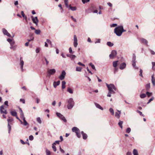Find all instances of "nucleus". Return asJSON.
<instances>
[{
	"label": "nucleus",
	"instance_id": "obj_56",
	"mask_svg": "<svg viewBox=\"0 0 155 155\" xmlns=\"http://www.w3.org/2000/svg\"><path fill=\"white\" fill-rule=\"evenodd\" d=\"M121 31H122V33L123 32H125L126 31L124 29L122 25H121Z\"/></svg>",
	"mask_w": 155,
	"mask_h": 155
},
{
	"label": "nucleus",
	"instance_id": "obj_3",
	"mask_svg": "<svg viewBox=\"0 0 155 155\" xmlns=\"http://www.w3.org/2000/svg\"><path fill=\"white\" fill-rule=\"evenodd\" d=\"M68 104L67 105V108L69 109H71L74 106V102L72 98H69L68 100Z\"/></svg>",
	"mask_w": 155,
	"mask_h": 155
},
{
	"label": "nucleus",
	"instance_id": "obj_50",
	"mask_svg": "<svg viewBox=\"0 0 155 155\" xmlns=\"http://www.w3.org/2000/svg\"><path fill=\"white\" fill-rule=\"evenodd\" d=\"M112 94V92L109 91L108 92L107 96L108 97H110L111 96V94Z\"/></svg>",
	"mask_w": 155,
	"mask_h": 155
},
{
	"label": "nucleus",
	"instance_id": "obj_17",
	"mask_svg": "<svg viewBox=\"0 0 155 155\" xmlns=\"http://www.w3.org/2000/svg\"><path fill=\"white\" fill-rule=\"evenodd\" d=\"M94 104H95V105L96 107L97 108L102 110H103V108L99 104H98L96 103H94Z\"/></svg>",
	"mask_w": 155,
	"mask_h": 155
},
{
	"label": "nucleus",
	"instance_id": "obj_25",
	"mask_svg": "<svg viewBox=\"0 0 155 155\" xmlns=\"http://www.w3.org/2000/svg\"><path fill=\"white\" fill-rule=\"evenodd\" d=\"M55 143H53L52 144V148L54 152L56 151V148L55 146Z\"/></svg>",
	"mask_w": 155,
	"mask_h": 155
},
{
	"label": "nucleus",
	"instance_id": "obj_49",
	"mask_svg": "<svg viewBox=\"0 0 155 155\" xmlns=\"http://www.w3.org/2000/svg\"><path fill=\"white\" fill-rule=\"evenodd\" d=\"M139 72H140L139 76L143 77V76L142 75V73H143L142 70L141 69H140Z\"/></svg>",
	"mask_w": 155,
	"mask_h": 155
},
{
	"label": "nucleus",
	"instance_id": "obj_62",
	"mask_svg": "<svg viewBox=\"0 0 155 155\" xmlns=\"http://www.w3.org/2000/svg\"><path fill=\"white\" fill-rule=\"evenodd\" d=\"M20 101L21 102H22L23 103L25 104V101L24 99H20Z\"/></svg>",
	"mask_w": 155,
	"mask_h": 155
},
{
	"label": "nucleus",
	"instance_id": "obj_4",
	"mask_svg": "<svg viewBox=\"0 0 155 155\" xmlns=\"http://www.w3.org/2000/svg\"><path fill=\"white\" fill-rule=\"evenodd\" d=\"M72 130L73 132L75 133L77 137L80 138L81 136L80 133V130L79 129L76 127H74L72 128Z\"/></svg>",
	"mask_w": 155,
	"mask_h": 155
},
{
	"label": "nucleus",
	"instance_id": "obj_9",
	"mask_svg": "<svg viewBox=\"0 0 155 155\" xmlns=\"http://www.w3.org/2000/svg\"><path fill=\"white\" fill-rule=\"evenodd\" d=\"M15 42L14 41H13L10 44L11 47H10V48L11 49H12L14 51H15L16 50L17 48V45H15Z\"/></svg>",
	"mask_w": 155,
	"mask_h": 155
},
{
	"label": "nucleus",
	"instance_id": "obj_64",
	"mask_svg": "<svg viewBox=\"0 0 155 155\" xmlns=\"http://www.w3.org/2000/svg\"><path fill=\"white\" fill-rule=\"evenodd\" d=\"M46 42H46L47 43L50 44H51V41L49 39H47L46 40Z\"/></svg>",
	"mask_w": 155,
	"mask_h": 155
},
{
	"label": "nucleus",
	"instance_id": "obj_1",
	"mask_svg": "<svg viewBox=\"0 0 155 155\" xmlns=\"http://www.w3.org/2000/svg\"><path fill=\"white\" fill-rule=\"evenodd\" d=\"M106 85L108 88V90L109 91L112 92V94H113L115 93V92L114 91H116L117 89L113 84H107L106 83Z\"/></svg>",
	"mask_w": 155,
	"mask_h": 155
},
{
	"label": "nucleus",
	"instance_id": "obj_44",
	"mask_svg": "<svg viewBox=\"0 0 155 155\" xmlns=\"http://www.w3.org/2000/svg\"><path fill=\"white\" fill-rule=\"evenodd\" d=\"M7 41L8 42H9L10 44L13 41H14L13 40H12L11 39H10V38H8L7 39Z\"/></svg>",
	"mask_w": 155,
	"mask_h": 155
},
{
	"label": "nucleus",
	"instance_id": "obj_52",
	"mask_svg": "<svg viewBox=\"0 0 155 155\" xmlns=\"http://www.w3.org/2000/svg\"><path fill=\"white\" fill-rule=\"evenodd\" d=\"M29 139L30 140H32L34 139V137L32 135H30L29 136Z\"/></svg>",
	"mask_w": 155,
	"mask_h": 155
},
{
	"label": "nucleus",
	"instance_id": "obj_63",
	"mask_svg": "<svg viewBox=\"0 0 155 155\" xmlns=\"http://www.w3.org/2000/svg\"><path fill=\"white\" fill-rule=\"evenodd\" d=\"M150 52L152 54L154 55L155 54V52L151 50H150Z\"/></svg>",
	"mask_w": 155,
	"mask_h": 155
},
{
	"label": "nucleus",
	"instance_id": "obj_40",
	"mask_svg": "<svg viewBox=\"0 0 155 155\" xmlns=\"http://www.w3.org/2000/svg\"><path fill=\"white\" fill-rule=\"evenodd\" d=\"M20 117L23 119L24 118H25L24 117L23 112L20 113Z\"/></svg>",
	"mask_w": 155,
	"mask_h": 155
},
{
	"label": "nucleus",
	"instance_id": "obj_5",
	"mask_svg": "<svg viewBox=\"0 0 155 155\" xmlns=\"http://www.w3.org/2000/svg\"><path fill=\"white\" fill-rule=\"evenodd\" d=\"M56 72V70L54 69H47V76L50 77L51 75L54 74Z\"/></svg>",
	"mask_w": 155,
	"mask_h": 155
},
{
	"label": "nucleus",
	"instance_id": "obj_2",
	"mask_svg": "<svg viewBox=\"0 0 155 155\" xmlns=\"http://www.w3.org/2000/svg\"><path fill=\"white\" fill-rule=\"evenodd\" d=\"M121 26H119L115 28L114 32L118 36H120L122 35Z\"/></svg>",
	"mask_w": 155,
	"mask_h": 155
},
{
	"label": "nucleus",
	"instance_id": "obj_28",
	"mask_svg": "<svg viewBox=\"0 0 155 155\" xmlns=\"http://www.w3.org/2000/svg\"><path fill=\"white\" fill-rule=\"evenodd\" d=\"M133 153L134 155H138V153L137 150L135 149H134L133 150Z\"/></svg>",
	"mask_w": 155,
	"mask_h": 155
},
{
	"label": "nucleus",
	"instance_id": "obj_15",
	"mask_svg": "<svg viewBox=\"0 0 155 155\" xmlns=\"http://www.w3.org/2000/svg\"><path fill=\"white\" fill-rule=\"evenodd\" d=\"M60 84V81H58L57 82L54 81L53 83V86L54 88H56L57 86L59 85Z\"/></svg>",
	"mask_w": 155,
	"mask_h": 155
},
{
	"label": "nucleus",
	"instance_id": "obj_39",
	"mask_svg": "<svg viewBox=\"0 0 155 155\" xmlns=\"http://www.w3.org/2000/svg\"><path fill=\"white\" fill-rule=\"evenodd\" d=\"M82 136L84 140L86 139L87 138V135L86 134H83Z\"/></svg>",
	"mask_w": 155,
	"mask_h": 155
},
{
	"label": "nucleus",
	"instance_id": "obj_16",
	"mask_svg": "<svg viewBox=\"0 0 155 155\" xmlns=\"http://www.w3.org/2000/svg\"><path fill=\"white\" fill-rule=\"evenodd\" d=\"M154 75L153 74L152 76L151 81L153 86H155V78H154Z\"/></svg>",
	"mask_w": 155,
	"mask_h": 155
},
{
	"label": "nucleus",
	"instance_id": "obj_36",
	"mask_svg": "<svg viewBox=\"0 0 155 155\" xmlns=\"http://www.w3.org/2000/svg\"><path fill=\"white\" fill-rule=\"evenodd\" d=\"M146 96V95L145 94H142L140 95V97L141 98H145Z\"/></svg>",
	"mask_w": 155,
	"mask_h": 155
},
{
	"label": "nucleus",
	"instance_id": "obj_13",
	"mask_svg": "<svg viewBox=\"0 0 155 155\" xmlns=\"http://www.w3.org/2000/svg\"><path fill=\"white\" fill-rule=\"evenodd\" d=\"M24 64V62L22 59V58L21 57L20 58V65L21 68V71H23V66Z\"/></svg>",
	"mask_w": 155,
	"mask_h": 155
},
{
	"label": "nucleus",
	"instance_id": "obj_23",
	"mask_svg": "<svg viewBox=\"0 0 155 155\" xmlns=\"http://www.w3.org/2000/svg\"><path fill=\"white\" fill-rule=\"evenodd\" d=\"M107 45L110 47H111L114 45V44L110 41L107 42Z\"/></svg>",
	"mask_w": 155,
	"mask_h": 155
},
{
	"label": "nucleus",
	"instance_id": "obj_47",
	"mask_svg": "<svg viewBox=\"0 0 155 155\" xmlns=\"http://www.w3.org/2000/svg\"><path fill=\"white\" fill-rule=\"evenodd\" d=\"M146 94L147 95V96L149 97H150L152 95V93H150L148 92H146Z\"/></svg>",
	"mask_w": 155,
	"mask_h": 155
},
{
	"label": "nucleus",
	"instance_id": "obj_51",
	"mask_svg": "<svg viewBox=\"0 0 155 155\" xmlns=\"http://www.w3.org/2000/svg\"><path fill=\"white\" fill-rule=\"evenodd\" d=\"M90 0H82V1L83 4L89 2Z\"/></svg>",
	"mask_w": 155,
	"mask_h": 155
},
{
	"label": "nucleus",
	"instance_id": "obj_6",
	"mask_svg": "<svg viewBox=\"0 0 155 155\" xmlns=\"http://www.w3.org/2000/svg\"><path fill=\"white\" fill-rule=\"evenodd\" d=\"M56 114L58 117H59L61 120H63L64 122H67V120L65 117L61 113L57 112L56 113Z\"/></svg>",
	"mask_w": 155,
	"mask_h": 155
},
{
	"label": "nucleus",
	"instance_id": "obj_46",
	"mask_svg": "<svg viewBox=\"0 0 155 155\" xmlns=\"http://www.w3.org/2000/svg\"><path fill=\"white\" fill-rule=\"evenodd\" d=\"M78 45V41H74V46L76 48L77 46Z\"/></svg>",
	"mask_w": 155,
	"mask_h": 155
},
{
	"label": "nucleus",
	"instance_id": "obj_19",
	"mask_svg": "<svg viewBox=\"0 0 155 155\" xmlns=\"http://www.w3.org/2000/svg\"><path fill=\"white\" fill-rule=\"evenodd\" d=\"M66 82L65 81H63L62 82V88L64 89L65 88Z\"/></svg>",
	"mask_w": 155,
	"mask_h": 155
},
{
	"label": "nucleus",
	"instance_id": "obj_37",
	"mask_svg": "<svg viewBox=\"0 0 155 155\" xmlns=\"http://www.w3.org/2000/svg\"><path fill=\"white\" fill-rule=\"evenodd\" d=\"M13 120V119L12 117H9V118L7 120L8 123L9 122H12Z\"/></svg>",
	"mask_w": 155,
	"mask_h": 155
},
{
	"label": "nucleus",
	"instance_id": "obj_20",
	"mask_svg": "<svg viewBox=\"0 0 155 155\" xmlns=\"http://www.w3.org/2000/svg\"><path fill=\"white\" fill-rule=\"evenodd\" d=\"M123 121L121 120H119L118 123V125L120 127V128L122 129L123 128L122 124H123Z\"/></svg>",
	"mask_w": 155,
	"mask_h": 155
},
{
	"label": "nucleus",
	"instance_id": "obj_8",
	"mask_svg": "<svg viewBox=\"0 0 155 155\" xmlns=\"http://www.w3.org/2000/svg\"><path fill=\"white\" fill-rule=\"evenodd\" d=\"M66 74V73L65 71L64 70L63 71L59 77V78L61 80H63Z\"/></svg>",
	"mask_w": 155,
	"mask_h": 155
},
{
	"label": "nucleus",
	"instance_id": "obj_21",
	"mask_svg": "<svg viewBox=\"0 0 155 155\" xmlns=\"http://www.w3.org/2000/svg\"><path fill=\"white\" fill-rule=\"evenodd\" d=\"M70 9L72 11H74L76 10V7H72L71 5H69V7Z\"/></svg>",
	"mask_w": 155,
	"mask_h": 155
},
{
	"label": "nucleus",
	"instance_id": "obj_7",
	"mask_svg": "<svg viewBox=\"0 0 155 155\" xmlns=\"http://www.w3.org/2000/svg\"><path fill=\"white\" fill-rule=\"evenodd\" d=\"M117 54V51L115 50H113L111 52V54H110L109 57L110 58L113 59L116 56Z\"/></svg>",
	"mask_w": 155,
	"mask_h": 155
},
{
	"label": "nucleus",
	"instance_id": "obj_54",
	"mask_svg": "<svg viewBox=\"0 0 155 155\" xmlns=\"http://www.w3.org/2000/svg\"><path fill=\"white\" fill-rule=\"evenodd\" d=\"M117 25V24H113L110 25V26L111 27H116Z\"/></svg>",
	"mask_w": 155,
	"mask_h": 155
},
{
	"label": "nucleus",
	"instance_id": "obj_41",
	"mask_svg": "<svg viewBox=\"0 0 155 155\" xmlns=\"http://www.w3.org/2000/svg\"><path fill=\"white\" fill-rule=\"evenodd\" d=\"M132 65L133 67L135 69H138V68L136 66V62H133Z\"/></svg>",
	"mask_w": 155,
	"mask_h": 155
},
{
	"label": "nucleus",
	"instance_id": "obj_45",
	"mask_svg": "<svg viewBox=\"0 0 155 155\" xmlns=\"http://www.w3.org/2000/svg\"><path fill=\"white\" fill-rule=\"evenodd\" d=\"M154 99V98L153 97H152L151 98H150L148 102L147 103V104H149L152 101H153Z\"/></svg>",
	"mask_w": 155,
	"mask_h": 155
},
{
	"label": "nucleus",
	"instance_id": "obj_31",
	"mask_svg": "<svg viewBox=\"0 0 155 155\" xmlns=\"http://www.w3.org/2000/svg\"><path fill=\"white\" fill-rule=\"evenodd\" d=\"M8 133H10L11 130V126L9 124V123H8Z\"/></svg>",
	"mask_w": 155,
	"mask_h": 155
},
{
	"label": "nucleus",
	"instance_id": "obj_11",
	"mask_svg": "<svg viewBox=\"0 0 155 155\" xmlns=\"http://www.w3.org/2000/svg\"><path fill=\"white\" fill-rule=\"evenodd\" d=\"M4 106L3 105L1 106L0 107V112L1 114L4 113L6 114L7 113V112L4 108Z\"/></svg>",
	"mask_w": 155,
	"mask_h": 155
},
{
	"label": "nucleus",
	"instance_id": "obj_22",
	"mask_svg": "<svg viewBox=\"0 0 155 155\" xmlns=\"http://www.w3.org/2000/svg\"><path fill=\"white\" fill-rule=\"evenodd\" d=\"M67 91L71 94L73 93V91L69 87L67 88Z\"/></svg>",
	"mask_w": 155,
	"mask_h": 155
},
{
	"label": "nucleus",
	"instance_id": "obj_29",
	"mask_svg": "<svg viewBox=\"0 0 155 155\" xmlns=\"http://www.w3.org/2000/svg\"><path fill=\"white\" fill-rule=\"evenodd\" d=\"M120 114H119V113L117 112H115V116L117 118L119 119L120 117Z\"/></svg>",
	"mask_w": 155,
	"mask_h": 155
},
{
	"label": "nucleus",
	"instance_id": "obj_12",
	"mask_svg": "<svg viewBox=\"0 0 155 155\" xmlns=\"http://www.w3.org/2000/svg\"><path fill=\"white\" fill-rule=\"evenodd\" d=\"M2 30V32L4 35H6L9 37H11V35L6 29L4 28H3Z\"/></svg>",
	"mask_w": 155,
	"mask_h": 155
},
{
	"label": "nucleus",
	"instance_id": "obj_59",
	"mask_svg": "<svg viewBox=\"0 0 155 155\" xmlns=\"http://www.w3.org/2000/svg\"><path fill=\"white\" fill-rule=\"evenodd\" d=\"M60 150L61 153H65L64 151V150H63L62 149H61V146L60 147Z\"/></svg>",
	"mask_w": 155,
	"mask_h": 155
},
{
	"label": "nucleus",
	"instance_id": "obj_14",
	"mask_svg": "<svg viewBox=\"0 0 155 155\" xmlns=\"http://www.w3.org/2000/svg\"><path fill=\"white\" fill-rule=\"evenodd\" d=\"M126 67V64L124 62L120 65L119 68L121 70H123Z\"/></svg>",
	"mask_w": 155,
	"mask_h": 155
},
{
	"label": "nucleus",
	"instance_id": "obj_48",
	"mask_svg": "<svg viewBox=\"0 0 155 155\" xmlns=\"http://www.w3.org/2000/svg\"><path fill=\"white\" fill-rule=\"evenodd\" d=\"M150 84H149V83L147 84L146 85V89L147 90L148 89H149V88H150Z\"/></svg>",
	"mask_w": 155,
	"mask_h": 155
},
{
	"label": "nucleus",
	"instance_id": "obj_55",
	"mask_svg": "<svg viewBox=\"0 0 155 155\" xmlns=\"http://www.w3.org/2000/svg\"><path fill=\"white\" fill-rule=\"evenodd\" d=\"M74 41H78L77 39L76 36V35H74Z\"/></svg>",
	"mask_w": 155,
	"mask_h": 155
},
{
	"label": "nucleus",
	"instance_id": "obj_32",
	"mask_svg": "<svg viewBox=\"0 0 155 155\" xmlns=\"http://www.w3.org/2000/svg\"><path fill=\"white\" fill-rule=\"evenodd\" d=\"M37 121L40 124H41L42 122L41 118L39 117L37 118Z\"/></svg>",
	"mask_w": 155,
	"mask_h": 155
},
{
	"label": "nucleus",
	"instance_id": "obj_42",
	"mask_svg": "<svg viewBox=\"0 0 155 155\" xmlns=\"http://www.w3.org/2000/svg\"><path fill=\"white\" fill-rule=\"evenodd\" d=\"M136 111H137V113H139L140 114V116H142L144 117V115H143V114H142V112H141V111H139V110H136Z\"/></svg>",
	"mask_w": 155,
	"mask_h": 155
},
{
	"label": "nucleus",
	"instance_id": "obj_27",
	"mask_svg": "<svg viewBox=\"0 0 155 155\" xmlns=\"http://www.w3.org/2000/svg\"><path fill=\"white\" fill-rule=\"evenodd\" d=\"M64 2L67 8H69V5H68V0H64Z\"/></svg>",
	"mask_w": 155,
	"mask_h": 155
},
{
	"label": "nucleus",
	"instance_id": "obj_60",
	"mask_svg": "<svg viewBox=\"0 0 155 155\" xmlns=\"http://www.w3.org/2000/svg\"><path fill=\"white\" fill-rule=\"evenodd\" d=\"M152 69L153 70H154V68H153V67L155 66V62H152Z\"/></svg>",
	"mask_w": 155,
	"mask_h": 155
},
{
	"label": "nucleus",
	"instance_id": "obj_33",
	"mask_svg": "<svg viewBox=\"0 0 155 155\" xmlns=\"http://www.w3.org/2000/svg\"><path fill=\"white\" fill-rule=\"evenodd\" d=\"M41 32V31L39 29L35 30V33L37 35H39Z\"/></svg>",
	"mask_w": 155,
	"mask_h": 155
},
{
	"label": "nucleus",
	"instance_id": "obj_38",
	"mask_svg": "<svg viewBox=\"0 0 155 155\" xmlns=\"http://www.w3.org/2000/svg\"><path fill=\"white\" fill-rule=\"evenodd\" d=\"M82 70V68L80 67H77L76 68V71H81Z\"/></svg>",
	"mask_w": 155,
	"mask_h": 155
},
{
	"label": "nucleus",
	"instance_id": "obj_58",
	"mask_svg": "<svg viewBox=\"0 0 155 155\" xmlns=\"http://www.w3.org/2000/svg\"><path fill=\"white\" fill-rule=\"evenodd\" d=\"M71 18H72V20L75 22H77L76 19L74 18L72 16H71Z\"/></svg>",
	"mask_w": 155,
	"mask_h": 155
},
{
	"label": "nucleus",
	"instance_id": "obj_57",
	"mask_svg": "<svg viewBox=\"0 0 155 155\" xmlns=\"http://www.w3.org/2000/svg\"><path fill=\"white\" fill-rule=\"evenodd\" d=\"M76 57V56L75 55H71L70 58H71V59H74Z\"/></svg>",
	"mask_w": 155,
	"mask_h": 155
},
{
	"label": "nucleus",
	"instance_id": "obj_10",
	"mask_svg": "<svg viewBox=\"0 0 155 155\" xmlns=\"http://www.w3.org/2000/svg\"><path fill=\"white\" fill-rule=\"evenodd\" d=\"M32 20L33 23H35L36 25H38V19L37 17H35L34 18L33 16H31Z\"/></svg>",
	"mask_w": 155,
	"mask_h": 155
},
{
	"label": "nucleus",
	"instance_id": "obj_53",
	"mask_svg": "<svg viewBox=\"0 0 155 155\" xmlns=\"http://www.w3.org/2000/svg\"><path fill=\"white\" fill-rule=\"evenodd\" d=\"M40 48H37L35 50L36 52V53H38L40 51Z\"/></svg>",
	"mask_w": 155,
	"mask_h": 155
},
{
	"label": "nucleus",
	"instance_id": "obj_34",
	"mask_svg": "<svg viewBox=\"0 0 155 155\" xmlns=\"http://www.w3.org/2000/svg\"><path fill=\"white\" fill-rule=\"evenodd\" d=\"M23 120L24 121V125L25 126H26L28 124L25 118H24Z\"/></svg>",
	"mask_w": 155,
	"mask_h": 155
},
{
	"label": "nucleus",
	"instance_id": "obj_61",
	"mask_svg": "<svg viewBox=\"0 0 155 155\" xmlns=\"http://www.w3.org/2000/svg\"><path fill=\"white\" fill-rule=\"evenodd\" d=\"M101 42V40L99 39H97V41L95 42V43H100Z\"/></svg>",
	"mask_w": 155,
	"mask_h": 155
},
{
	"label": "nucleus",
	"instance_id": "obj_43",
	"mask_svg": "<svg viewBox=\"0 0 155 155\" xmlns=\"http://www.w3.org/2000/svg\"><path fill=\"white\" fill-rule=\"evenodd\" d=\"M131 131V129L130 127H128L126 130V132L128 133H130Z\"/></svg>",
	"mask_w": 155,
	"mask_h": 155
},
{
	"label": "nucleus",
	"instance_id": "obj_35",
	"mask_svg": "<svg viewBox=\"0 0 155 155\" xmlns=\"http://www.w3.org/2000/svg\"><path fill=\"white\" fill-rule=\"evenodd\" d=\"M46 155H51L50 151L47 149H46Z\"/></svg>",
	"mask_w": 155,
	"mask_h": 155
},
{
	"label": "nucleus",
	"instance_id": "obj_30",
	"mask_svg": "<svg viewBox=\"0 0 155 155\" xmlns=\"http://www.w3.org/2000/svg\"><path fill=\"white\" fill-rule=\"evenodd\" d=\"M109 110L110 112V113L112 114V115H114V110L113 109V108H110L109 109Z\"/></svg>",
	"mask_w": 155,
	"mask_h": 155
},
{
	"label": "nucleus",
	"instance_id": "obj_26",
	"mask_svg": "<svg viewBox=\"0 0 155 155\" xmlns=\"http://www.w3.org/2000/svg\"><path fill=\"white\" fill-rule=\"evenodd\" d=\"M118 61H114L113 62V66L114 67L116 68L117 65V62Z\"/></svg>",
	"mask_w": 155,
	"mask_h": 155
},
{
	"label": "nucleus",
	"instance_id": "obj_24",
	"mask_svg": "<svg viewBox=\"0 0 155 155\" xmlns=\"http://www.w3.org/2000/svg\"><path fill=\"white\" fill-rule=\"evenodd\" d=\"M11 113L13 116L16 117L17 115V113L16 111H12L11 112Z\"/></svg>",
	"mask_w": 155,
	"mask_h": 155
},
{
	"label": "nucleus",
	"instance_id": "obj_18",
	"mask_svg": "<svg viewBox=\"0 0 155 155\" xmlns=\"http://www.w3.org/2000/svg\"><path fill=\"white\" fill-rule=\"evenodd\" d=\"M141 40L143 43L147 45L148 41L146 39L143 38H142L141 39Z\"/></svg>",
	"mask_w": 155,
	"mask_h": 155
}]
</instances>
